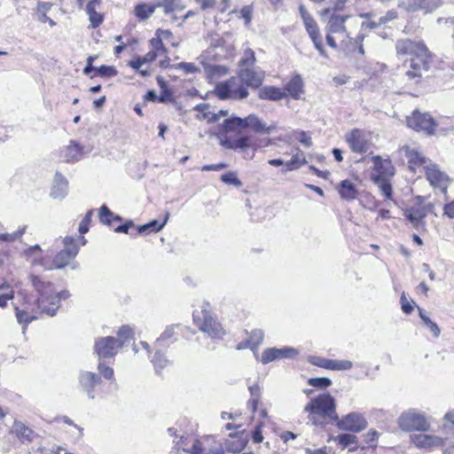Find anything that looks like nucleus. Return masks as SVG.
Wrapping results in <instances>:
<instances>
[{
    "instance_id": "nucleus-19",
    "label": "nucleus",
    "mask_w": 454,
    "mask_h": 454,
    "mask_svg": "<svg viewBox=\"0 0 454 454\" xmlns=\"http://www.w3.org/2000/svg\"><path fill=\"white\" fill-rule=\"evenodd\" d=\"M442 4V0H401L400 5L408 12H433Z\"/></svg>"
},
{
    "instance_id": "nucleus-11",
    "label": "nucleus",
    "mask_w": 454,
    "mask_h": 454,
    "mask_svg": "<svg viewBox=\"0 0 454 454\" xmlns=\"http://www.w3.org/2000/svg\"><path fill=\"white\" fill-rule=\"evenodd\" d=\"M119 349V343L115 337H99L95 340L94 353L98 356V360L114 358L118 354Z\"/></svg>"
},
{
    "instance_id": "nucleus-53",
    "label": "nucleus",
    "mask_w": 454,
    "mask_h": 454,
    "mask_svg": "<svg viewBox=\"0 0 454 454\" xmlns=\"http://www.w3.org/2000/svg\"><path fill=\"white\" fill-rule=\"evenodd\" d=\"M375 182L378 184L379 188L381 192V193L386 198H390L392 195V187L391 184L386 181L385 179L376 178Z\"/></svg>"
},
{
    "instance_id": "nucleus-24",
    "label": "nucleus",
    "mask_w": 454,
    "mask_h": 454,
    "mask_svg": "<svg viewBox=\"0 0 454 454\" xmlns=\"http://www.w3.org/2000/svg\"><path fill=\"white\" fill-rule=\"evenodd\" d=\"M68 192V181L59 172L55 174L53 185L51 192V196L53 199H64Z\"/></svg>"
},
{
    "instance_id": "nucleus-63",
    "label": "nucleus",
    "mask_w": 454,
    "mask_h": 454,
    "mask_svg": "<svg viewBox=\"0 0 454 454\" xmlns=\"http://www.w3.org/2000/svg\"><path fill=\"white\" fill-rule=\"evenodd\" d=\"M297 139L301 144H302L308 148H309L312 145L311 137L305 131L299 132V137H297Z\"/></svg>"
},
{
    "instance_id": "nucleus-29",
    "label": "nucleus",
    "mask_w": 454,
    "mask_h": 454,
    "mask_svg": "<svg viewBox=\"0 0 454 454\" xmlns=\"http://www.w3.org/2000/svg\"><path fill=\"white\" fill-rule=\"evenodd\" d=\"M286 92L275 86H264L260 89L258 97L262 100L278 101L286 97Z\"/></svg>"
},
{
    "instance_id": "nucleus-54",
    "label": "nucleus",
    "mask_w": 454,
    "mask_h": 454,
    "mask_svg": "<svg viewBox=\"0 0 454 454\" xmlns=\"http://www.w3.org/2000/svg\"><path fill=\"white\" fill-rule=\"evenodd\" d=\"M113 213L111 210L105 205L100 207L99 211V220L102 223L110 225L112 222Z\"/></svg>"
},
{
    "instance_id": "nucleus-38",
    "label": "nucleus",
    "mask_w": 454,
    "mask_h": 454,
    "mask_svg": "<svg viewBox=\"0 0 454 454\" xmlns=\"http://www.w3.org/2000/svg\"><path fill=\"white\" fill-rule=\"evenodd\" d=\"M134 337L133 329L129 325H122L119 331L117 332V337L115 338L118 340L120 348L123 346L128 345Z\"/></svg>"
},
{
    "instance_id": "nucleus-45",
    "label": "nucleus",
    "mask_w": 454,
    "mask_h": 454,
    "mask_svg": "<svg viewBox=\"0 0 454 454\" xmlns=\"http://www.w3.org/2000/svg\"><path fill=\"white\" fill-rule=\"evenodd\" d=\"M27 230V225H22L12 233H0V242H13L20 239Z\"/></svg>"
},
{
    "instance_id": "nucleus-64",
    "label": "nucleus",
    "mask_w": 454,
    "mask_h": 454,
    "mask_svg": "<svg viewBox=\"0 0 454 454\" xmlns=\"http://www.w3.org/2000/svg\"><path fill=\"white\" fill-rule=\"evenodd\" d=\"M203 11L214 9L215 6V0H195Z\"/></svg>"
},
{
    "instance_id": "nucleus-10",
    "label": "nucleus",
    "mask_w": 454,
    "mask_h": 454,
    "mask_svg": "<svg viewBox=\"0 0 454 454\" xmlns=\"http://www.w3.org/2000/svg\"><path fill=\"white\" fill-rule=\"evenodd\" d=\"M299 12L305 26L306 31L309 34L315 48L319 54L324 58H328V55L324 48L323 40L319 32L317 24L313 17L307 12L303 5L299 6Z\"/></svg>"
},
{
    "instance_id": "nucleus-17",
    "label": "nucleus",
    "mask_w": 454,
    "mask_h": 454,
    "mask_svg": "<svg viewBox=\"0 0 454 454\" xmlns=\"http://www.w3.org/2000/svg\"><path fill=\"white\" fill-rule=\"evenodd\" d=\"M423 168L425 169L427 179L432 186L438 187L444 192L447 190L448 176L439 169L436 164L429 160Z\"/></svg>"
},
{
    "instance_id": "nucleus-57",
    "label": "nucleus",
    "mask_w": 454,
    "mask_h": 454,
    "mask_svg": "<svg viewBox=\"0 0 454 454\" xmlns=\"http://www.w3.org/2000/svg\"><path fill=\"white\" fill-rule=\"evenodd\" d=\"M199 120H207L208 122H215L218 121V114L210 112V107L208 106V110L201 112L197 115Z\"/></svg>"
},
{
    "instance_id": "nucleus-56",
    "label": "nucleus",
    "mask_w": 454,
    "mask_h": 454,
    "mask_svg": "<svg viewBox=\"0 0 454 454\" xmlns=\"http://www.w3.org/2000/svg\"><path fill=\"white\" fill-rule=\"evenodd\" d=\"M176 68L183 70L185 74H194L200 71L193 63L180 62L177 64Z\"/></svg>"
},
{
    "instance_id": "nucleus-42",
    "label": "nucleus",
    "mask_w": 454,
    "mask_h": 454,
    "mask_svg": "<svg viewBox=\"0 0 454 454\" xmlns=\"http://www.w3.org/2000/svg\"><path fill=\"white\" fill-rule=\"evenodd\" d=\"M264 333L261 329L253 330L247 339V345L253 350H255L262 342Z\"/></svg>"
},
{
    "instance_id": "nucleus-7",
    "label": "nucleus",
    "mask_w": 454,
    "mask_h": 454,
    "mask_svg": "<svg viewBox=\"0 0 454 454\" xmlns=\"http://www.w3.org/2000/svg\"><path fill=\"white\" fill-rule=\"evenodd\" d=\"M397 425L404 432H427L430 428V423L425 412L417 409L403 411L397 419Z\"/></svg>"
},
{
    "instance_id": "nucleus-40",
    "label": "nucleus",
    "mask_w": 454,
    "mask_h": 454,
    "mask_svg": "<svg viewBox=\"0 0 454 454\" xmlns=\"http://www.w3.org/2000/svg\"><path fill=\"white\" fill-rule=\"evenodd\" d=\"M152 363L157 373H160L161 370L167 368L171 364L166 355L160 350H156L154 356L152 358Z\"/></svg>"
},
{
    "instance_id": "nucleus-14",
    "label": "nucleus",
    "mask_w": 454,
    "mask_h": 454,
    "mask_svg": "<svg viewBox=\"0 0 454 454\" xmlns=\"http://www.w3.org/2000/svg\"><path fill=\"white\" fill-rule=\"evenodd\" d=\"M335 421L340 429L354 433H359L367 427L366 419L358 412H351L343 419H338Z\"/></svg>"
},
{
    "instance_id": "nucleus-33",
    "label": "nucleus",
    "mask_w": 454,
    "mask_h": 454,
    "mask_svg": "<svg viewBox=\"0 0 454 454\" xmlns=\"http://www.w3.org/2000/svg\"><path fill=\"white\" fill-rule=\"evenodd\" d=\"M155 4L141 3L135 6L134 14L139 20H145L149 19L155 12Z\"/></svg>"
},
{
    "instance_id": "nucleus-35",
    "label": "nucleus",
    "mask_w": 454,
    "mask_h": 454,
    "mask_svg": "<svg viewBox=\"0 0 454 454\" xmlns=\"http://www.w3.org/2000/svg\"><path fill=\"white\" fill-rule=\"evenodd\" d=\"M419 314L424 326H426L430 331L434 338H438L441 334V329L438 325L430 319L423 309L419 308Z\"/></svg>"
},
{
    "instance_id": "nucleus-43",
    "label": "nucleus",
    "mask_w": 454,
    "mask_h": 454,
    "mask_svg": "<svg viewBox=\"0 0 454 454\" xmlns=\"http://www.w3.org/2000/svg\"><path fill=\"white\" fill-rule=\"evenodd\" d=\"M14 297L13 290L10 289L9 284L6 282L0 285V307L4 308L7 302Z\"/></svg>"
},
{
    "instance_id": "nucleus-55",
    "label": "nucleus",
    "mask_w": 454,
    "mask_h": 454,
    "mask_svg": "<svg viewBox=\"0 0 454 454\" xmlns=\"http://www.w3.org/2000/svg\"><path fill=\"white\" fill-rule=\"evenodd\" d=\"M98 74L105 77H112L117 74V70L113 66H101L97 67L96 71Z\"/></svg>"
},
{
    "instance_id": "nucleus-26",
    "label": "nucleus",
    "mask_w": 454,
    "mask_h": 454,
    "mask_svg": "<svg viewBox=\"0 0 454 454\" xmlns=\"http://www.w3.org/2000/svg\"><path fill=\"white\" fill-rule=\"evenodd\" d=\"M337 190L340 198L348 201L356 200L359 193L356 184L348 179L342 180L337 186Z\"/></svg>"
},
{
    "instance_id": "nucleus-23",
    "label": "nucleus",
    "mask_w": 454,
    "mask_h": 454,
    "mask_svg": "<svg viewBox=\"0 0 454 454\" xmlns=\"http://www.w3.org/2000/svg\"><path fill=\"white\" fill-rule=\"evenodd\" d=\"M403 151L408 160L409 168L413 172H415L419 167L424 168L430 160L429 159L422 156L416 149L411 148L410 146H404Z\"/></svg>"
},
{
    "instance_id": "nucleus-13",
    "label": "nucleus",
    "mask_w": 454,
    "mask_h": 454,
    "mask_svg": "<svg viewBox=\"0 0 454 454\" xmlns=\"http://www.w3.org/2000/svg\"><path fill=\"white\" fill-rule=\"evenodd\" d=\"M407 124L410 128L428 135L434 134L436 127V123L431 115L419 111H414L411 116L407 117Z\"/></svg>"
},
{
    "instance_id": "nucleus-25",
    "label": "nucleus",
    "mask_w": 454,
    "mask_h": 454,
    "mask_svg": "<svg viewBox=\"0 0 454 454\" xmlns=\"http://www.w3.org/2000/svg\"><path fill=\"white\" fill-rule=\"evenodd\" d=\"M285 90L294 99H300L304 93V83L300 74H295L285 85Z\"/></svg>"
},
{
    "instance_id": "nucleus-41",
    "label": "nucleus",
    "mask_w": 454,
    "mask_h": 454,
    "mask_svg": "<svg viewBox=\"0 0 454 454\" xmlns=\"http://www.w3.org/2000/svg\"><path fill=\"white\" fill-rule=\"evenodd\" d=\"M183 437H180V440L176 442V446L178 449H182L184 451L191 453V454H209L208 450L203 447V444L200 441L195 440L194 443L192 446V449H186L183 445Z\"/></svg>"
},
{
    "instance_id": "nucleus-15",
    "label": "nucleus",
    "mask_w": 454,
    "mask_h": 454,
    "mask_svg": "<svg viewBox=\"0 0 454 454\" xmlns=\"http://www.w3.org/2000/svg\"><path fill=\"white\" fill-rule=\"evenodd\" d=\"M298 349L292 347L281 348H269L263 350L261 356V363L263 364L280 359H291L298 356Z\"/></svg>"
},
{
    "instance_id": "nucleus-2",
    "label": "nucleus",
    "mask_w": 454,
    "mask_h": 454,
    "mask_svg": "<svg viewBox=\"0 0 454 454\" xmlns=\"http://www.w3.org/2000/svg\"><path fill=\"white\" fill-rule=\"evenodd\" d=\"M328 15L330 17L325 27L326 43L333 49H340L347 53L357 51L364 56V49L362 43L365 35L359 33L355 38L349 36L345 23L350 16L332 12L331 8H325L321 12L322 18Z\"/></svg>"
},
{
    "instance_id": "nucleus-12",
    "label": "nucleus",
    "mask_w": 454,
    "mask_h": 454,
    "mask_svg": "<svg viewBox=\"0 0 454 454\" xmlns=\"http://www.w3.org/2000/svg\"><path fill=\"white\" fill-rule=\"evenodd\" d=\"M346 141L354 153H365L371 148L370 135L358 129H352L347 133Z\"/></svg>"
},
{
    "instance_id": "nucleus-30",
    "label": "nucleus",
    "mask_w": 454,
    "mask_h": 454,
    "mask_svg": "<svg viewBox=\"0 0 454 454\" xmlns=\"http://www.w3.org/2000/svg\"><path fill=\"white\" fill-rule=\"evenodd\" d=\"M221 145L226 149H231L235 151H244L251 146L250 139L247 136L240 137L237 139H223Z\"/></svg>"
},
{
    "instance_id": "nucleus-51",
    "label": "nucleus",
    "mask_w": 454,
    "mask_h": 454,
    "mask_svg": "<svg viewBox=\"0 0 454 454\" xmlns=\"http://www.w3.org/2000/svg\"><path fill=\"white\" fill-rule=\"evenodd\" d=\"M94 211L92 209L89 210L84 218L79 224V232L81 235H83L89 231V225L91 222V217L93 215Z\"/></svg>"
},
{
    "instance_id": "nucleus-28",
    "label": "nucleus",
    "mask_w": 454,
    "mask_h": 454,
    "mask_svg": "<svg viewBox=\"0 0 454 454\" xmlns=\"http://www.w3.org/2000/svg\"><path fill=\"white\" fill-rule=\"evenodd\" d=\"M41 252V247L38 245L32 246L26 250V255L27 257L32 258V264L40 265L44 270H52L55 269L52 265V261L51 262L49 259L43 257L41 255H37V253Z\"/></svg>"
},
{
    "instance_id": "nucleus-52",
    "label": "nucleus",
    "mask_w": 454,
    "mask_h": 454,
    "mask_svg": "<svg viewBox=\"0 0 454 454\" xmlns=\"http://www.w3.org/2000/svg\"><path fill=\"white\" fill-rule=\"evenodd\" d=\"M157 80L160 88L162 89L160 95L158 96V101L164 103L171 98L172 94L170 90H168L166 82L162 80V78L158 77Z\"/></svg>"
},
{
    "instance_id": "nucleus-8",
    "label": "nucleus",
    "mask_w": 454,
    "mask_h": 454,
    "mask_svg": "<svg viewBox=\"0 0 454 454\" xmlns=\"http://www.w3.org/2000/svg\"><path fill=\"white\" fill-rule=\"evenodd\" d=\"M215 93L220 99L234 100L247 98L249 95L247 88L243 84L239 75L219 82L215 86Z\"/></svg>"
},
{
    "instance_id": "nucleus-49",
    "label": "nucleus",
    "mask_w": 454,
    "mask_h": 454,
    "mask_svg": "<svg viewBox=\"0 0 454 454\" xmlns=\"http://www.w3.org/2000/svg\"><path fill=\"white\" fill-rule=\"evenodd\" d=\"M176 327H178V325H168V326H167L166 329L164 330V332L156 340V342H155L156 347L161 346L164 341L171 339L175 335V329Z\"/></svg>"
},
{
    "instance_id": "nucleus-1",
    "label": "nucleus",
    "mask_w": 454,
    "mask_h": 454,
    "mask_svg": "<svg viewBox=\"0 0 454 454\" xmlns=\"http://www.w3.org/2000/svg\"><path fill=\"white\" fill-rule=\"evenodd\" d=\"M31 283L38 294V298L35 300L28 295L26 290H20L18 293V299L22 303L14 306L16 317L19 324H24L23 333L26 326L33 320L37 318V313L46 314L53 317L60 306V301L69 296L67 291H57L51 282H46L37 276H31Z\"/></svg>"
},
{
    "instance_id": "nucleus-44",
    "label": "nucleus",
    "mask_w": 454,
    "mask_h": 454,
    "mask_svg": "<svg viewBox=\"0 0 454 454\" xmlns=\"http://www.w3.org/2000/svg\"><path fill=\"white\" fill-rule=\"evenodd\" d=\"M353 367V363L349 360L329 359L327 370L332 371H348Z\"/></svg>"
},
{
    "instance_id": "nucleus-4",
    "label": "nucleus",
    "mask_w": 454,
    "mask_h": 454,
    "mask_svg": "<svg viewBox=\"0 0 454 454\" xmlns=\"http://www.w3.org/2000/svg\"><path fill=\"white\" fill-rule=\"evenodd\" d=\"M309 420L315 426L325 425V419L338 420L335 400L330 393L321 394L312 398L304 407Z\"/></svg>"
},
{
    "instance_id": "nucleus-50",
    "label": "nucleus",
    "mask_w": 454,
    "mask_h": 454,
    "mask_svg": "<svg viewBox=\"0 0 454 454\" xmlns=\"http://www.w3.org/2000/svg\"><path fill=\"white\" fill-rule=\"evenodd\" d=\"M335 441L343 448L356 443V436L350 434H341L336 436Z\"/></svg>"
},
{
    "instance_id": "nucleus-3",
    "label": "nucleus",
    "mask_w": 454,
    "mask_h": 454,
    "mask_svg": "<svg viewBox=\"0 0 454 454\" xmlns=\"http://www.w3.org/2000/svg\"><path fill=\"white\" fill-rule=\"evenodd\" d=\"M398 57H410L404 60L407 68L404 76L411 85L419 83L422 75L429 68L430 53L422 42L410 39L398 40L395 43Z\"/></svg>"
},
{
    "instance_id": "nucleus-59",
    "label": "nucleus",
    "mask_w": 454,
    "mask_h": 454,
    "mask_svg": "<svg viewBox=\"0 0 454 454\" xmlns=\"http://www.w3.org/2000/svg\"><path fill=\"white\" fill-rule=\"evenodd\" d=\"M328 361H329L328 358H325V357H321V356H309V362L311 364L318 366V367H321V368H324V369H327Z\"/></svg>"
},
{
    "instance_id": "nucleus-60",
    "label": "nucleus",
    "mask_w": 454,
    "mask_h": 454,
    "mask_svg": "<svg viewBox=\"0 0 454 454\" xmlns=\"http://www.w3.org/2000/svg\"><path fill=\"white\" fill-rule=\"evenodd\" d=\"M400 301H401V307H402V310L409 315L412 312L413 310V306L411 304V302L406 299L405 297V294H403L402 296H401V299H400Z\"/></svg>"
},
{
    "instance_id": "nucleus-18",
    "label": "nucleus",
    "mask_w": 454,
    "mask_h": 454,
    "mask_svg": "<svg viewBox=\"0 0 454 454\" xmlns=\"http://www.w3.org/2000/svg\"><path fill=\"white\" fill-rule=\"evenodd\" d=\"M411 442L418 448L432 450L434 448L441 447L444 444V439L428 434H415L411 435Z\"/></svg>"
},
{
    "instance_id": "nucleus-39",
    "label": "nucleus",
    "mask_w": 454,
    "mask_h": 454,
    "mask_svg": "<svg viewBox=\"0 0 454 454\" xmlns=\"http://www.w3.org/2000/svg\"><path fill=\"white\" fill-rule=\"evenodd\" d=\"M373 163L376 170L384 176H393L394 168L391 161L388 160H382L380 156L373 157Z\"/></svg>"
},
{
    "instance_id": "nucleus-61",
    "label": "nucleus",
    "mask_w": 454,
    "mask_h": 454,
    "mask_svg": "<svg viewBox=\"0 0 454 454\" xmlns=\"http://www.w3.org/2000/svg\"><path fill=\"white\" fill-rule=\"evenodd\" d=\"M227 166L228 165L224 162H220L217 164H208V165L202 166L201 170L202 171H219V170H222V169L227 168Z\"/></svg>"
},
{
    "instance_id": "nucleus-46",
    "label": "nucleus",
    "mask_w": 454,
    "mask_h": 454,
    "mask_svg": "<svg viewBox=\"0 0 454 454\" xmlns=\"http://www.w3.org/2000/svg\"><path fill=\"white\" fill-rule=\"evenodd\" d=\"M221 180L227 184L234 185L237 188H239L242 186V182L239 179L238 175L234 171L227 172L221 176Z\"/></svg>"
},
{
    "instance_id": "nucleus-48",
    "label": "nucleus",
    "mask_w": 454,
    "mask_h": 454,
    "mask_svg": "<svg viewBox=\"0 0 454 454\" xmlns=\"http://www.w3.org/2000/svg\"><path fill=\"white\" fill-rule=\"evenodd\" d=\"M98 371L106 380H114V369L111 366L106 365L102 360H98Z\"/></svg>"
},
{
    "instance_id": "nucleus-34",
    "label": "nucleus",
    "mask_w": 454,
    "mask_h": 454,
    "mask_svg": "<svg viewBox=\"0 0 454 454\" xmlns=\"http://www.w3.org/2000/svg\"><path fill=\"white\" fill-rule=\"evenodd\" d=\"M169 217V213L167 212L166 215L164 217V220L160 223L158 220H153L148 223L140 225L137 227V232L138 233H151V232H157L160 231L165 224L167 223Z\"/></svg>"
},
{
    "instance_id": "nucleus-16",
    "label": "nucleus",
    "mask_w": 454,
    "mask_h": 454,
    "mask_svg": "<svg viewBox=\"0 0 454 454\" xmlns=\"http://www.w3.org/2000/svg\"><path fill=\"white\" fill-rule=\"evenodd\" d=\"M78 380L82 391L84 392L90 399H94L96 396L95 387L102 383L101 377L95 372L82 371Z\"/></svg>"
},
{
    "instance_id": "nucleus-6",
    "label": "nucleus",
    "mask_w": 454,
    "mask_h": 454,
    "mask_svg": "<svg viewBox=\"0 0 454 454\" xmlns=\"http://www.w3.org/2000/svg\"><path fill=\"white\" fill-rule=\"evenodd\" d=\"M193 321L199 329L212 339H223L226 332L211 311L209 302L204 301L201 309L193 311Z\"/></svg>"
},
{
    "instance_id": "nucleus-20",
    "label": "nucleus",
    "mask_w": 454,
    "mask_h": 454,
    "mask_svg": "<svg viewBox=\"0 0 454 454\" xmlns=\"http://www.w3.org/2000/svg\"><path fill=\"white\" fill-rule=\"evenodd\" d=\"M154 4L156 8H161L165 14H170L173 21L179 19L177 12H183L185 8L182 0H156Z\"/></svg>"
},
{
    "instance_id": "nucleus-47",
    "label": "nucleus",
    "mask_w": 454,
    "mask_h": 454,
    "mask_svg": "<svg viewBox=\"0 0 454 454\" xmlns=\"http://www.w3.org/2000/svg\"><path fill=\"white\" fill-rule=\"evenodd\" d=\"M332 380L329 378H310L308 380V384L313 387L325 389L332 385Z\"/></svg>"
},
{
    "instance_id": "nucleus-5",
    "label": "nucleus",
    "mask_w": 454,
    "mask_h": 454,
    "mask_svg": "<svg viewBox=\"0 0 454 454\" xmlns=\"http://www.w3.org/2000/svg\"><path fill=\"white\" fill-rule=\"evenodd\" d=\"M255 62L254 51L249 48L245 50L239 61L238 75L247 88L257 89L264 81L265 72L254 67Z\"/></svg>"
},
{
    "instance_id": "nucleus-22",
    "label": "nucleus",
    "mask_w": 454,
    "mask_h": 454,
    "mask_svg": "<svg viewBox=\"0 0 454 454\" xmlns=\"http://www.w3.org/2000/svg\"><path fill=\"white\" fill-rule=\"evenodd\" d=\"M247 128L253 129L256 133L270 134L277 129V125L274 122L270 125H267L257 115L249 114L245 118V129Z\"/></svg>"
},
{
    "instance_id": "nucleus-62",
    "label": "nucleus",
    "mask_w": 454,
    "mask_h": 454,
    "mask_svg": "<svg viewBox=\"0 0 454 454\" xmlns=\"http://www.w3.org/2000/svg\"><path fill=\"white\" fill-rule=\"evenodd\" d=\"M381 25H382V23H380V20L378 21L371 20L363 21L362 24H361V30H360L359 33H364L363 31L365 28L375 29V28L379 27Z\"/></svg>"
},
{
    "instance_id": "nucleus-21",
    "label": "nucleus",
    "mask_w": 454,
    "mask_h": 454,
    "mask_svg": "<svg viewBox=\"0 0 454 454\" xmlns=\"http://www.w3.org/2000/svg\"><path fill=\"white\" fill-rule=\"evenodd\" d=\"M83 156L82 147L71 140L69 145L63 146L59 151V158L66 162L80 160Z\"/></svg>"
},
{
    "instance_id": "nucleus-27",
    "label": "nucleus",
    "mask_w": 454,
    "mask_h": 454,
    "mask_svg": "<svg viewBox=\"0 0 454 454\" xmlns=\"http://www.w3.org/2000/svg\"><path fill=\"white\" fill-rule=\"evenodd\" d=\"M427 210L424 207H411L405 210L404 215L411 222L413 227L424 225V218L427 216Z\"/></svg>"
},
{
    "instance_id": "nucleus-31",
    "label": "nucleus",
    "mask_w": 454,
    "mask_h": 454,
    "mask_svg": "<svg viewBox=\"0 0 454 454\" xmlns=\"http://www.w3.org/2000/svg\"><path fill=\"white\" fill-rule=\"evenodd\" d=\"M306 162L302 151L299 147H295L292 150V158L286 162V166L287 170L292 171L300 168Z\"/></svg>"
},
{
    "instance_id": "nucleus-32",
    "label": "nucleus",
    "mask_w": 454,
    "mask_h": 454,
    "mask_svg": "<svg viewBox=\"0 0 454 454\" xmlns=\"http://www.w3.org/2000/svg\"><path fill=\"white\" fill-rule=\"evenodd\" d=\"M12 432L15 433L17 437L21 442H32L34 438V432L31 428L27 427L20 421H15L12 426Z\"/></svg>"
},
{
    "instance_id": "nucleus-37",
    "label": "nucleus",
    "mask_w": 454,
    "mask_h": 454,
    "mask_svg": "<svg viewBox=\"0 0 454 454\" xmlns=\"http://www.w3.org/2000/svg\"><path fill=\"white\" fill-rule=\"evenodd\" d=\"M223 129L225 132L245 129V118L231 116L223 121Z\"/></svg>"
},
{
    "instance_id": "nucleus-58",
    "label": "nucleus",
    "mask_w": 454,
    "mask_h": 454,
    "mask_svg": "<svg viewBox=\"0 0 454 454\" xmlns=\"http://www.w3.org/2000/svg\"><path fill=\"white\" fill-rule=\"evenodd\" d=\"M253 7L252 5H245L240 10V16L245 20V23L248 26L252 20Z\"/></svg>"
},
{
    "instance_id": "nucleus-36",
    "label": "nucleus",
    "mask_w": 454,
    "mask_h": 454,
    "mask_svg": "<svg viewBox=\"0 0 454 454\" xmlns=\"http://www.w3.org/2000/svg\"><path fill=\"white\" fill-rule=\"evenodd\" d=\"M98 4V1H90L86 5V12L90 17V21L92 27H98L103 21V16L96 12V6Z\"/></svg>"
},
{
    "instance_id": "nucleus-9",
    "label": "nucleus",
    "mask_w": 454,
    "mask_h": 454,
    "mask_svg": "<svg viewBox=\"0 0 454 454\" xmlns=\"http://www.w3.org/2000/svg\"><path fill=\"white\" fill-rule=\"evenodd\" d=\"M63 248L57 253L52 260L55 269H63L74 260L79 253L80 246L76 245L74 237L66 236L61 239Z\"/></svg>"
}]
</instances>
